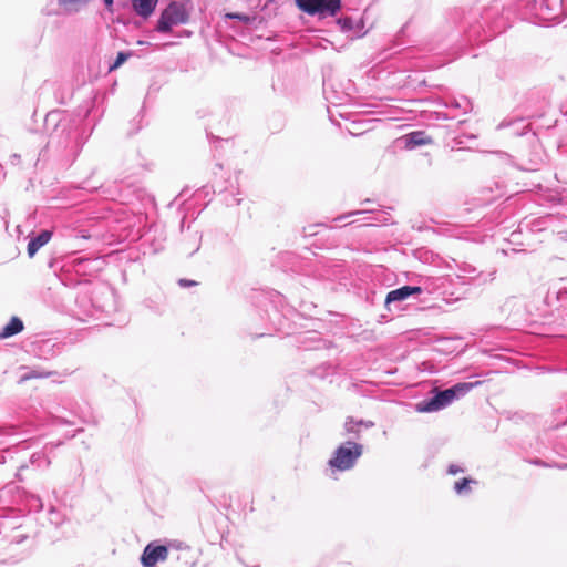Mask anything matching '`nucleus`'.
<instances>
[{"label": "nucleus", "mask_w": 567, "mask_h": 567, "mask_svg": "<svg viewBox=\"0 0 567 567\" xmlns=\"http://www.w3.org/2000/svg\"><path fill=\"white\" fill-rule=\"evenodd\" d=\"M96 96H90L81 104L74 117L55 110L44 117V128L49 133V145L59 151L60 161L71 165L80 155L84 144L91 136L95 123H91V114L95 107Z\"/></svg>", "instance_id": "obj_1"}, {"label": "nucleus", "mask_w": 567, "mask_h": 567, "mask_svg": "<svg viewBox=\"0 0 567 567\" xmlns=\"http://www.w3.org/2000/svg\"><path fill=\"white\" fill-rule=\"evenodd\" d=\"M480 383V381L458 382L444 390L433 388L429 392L427 398L415 403L414 410L419 413L439 412L451 405L454 401L465 396L471 390H473Z\"/></svg>", "instance_id": "obj_2"}, {"label": "nucleus", "mask_w": 567, "mask_h": 567, "mask_svg": "<svg viewBox=\"0 0 567 567\" xmlns=\"http://www.w3.org/2000/svg\"><path fill=\"white\" fill-rule=\"evenodd\" d=\"M363 450L362 444L353 440H348L333 451L328 461V465L333 472L350 471L357 465L358 460L363 454Z\"/></svg>", "instance_id": "obj_3"}, {"label": "nucleus", "mask_w": 567, "mask_h": 567, "mask_svg": "<svg viewBox=\"0 0 567 567\" xmlns=\"http://www.w3.org/2000/svg\"><path fill=\"white\" fill-rule=\"evenodd\" d=\"M189 20V13L181 2L176 0L169 3L162 10L155 31L158 33H171L175 25L185 24Z\"/></svg>", "instance_id": "obj_4"}, {"label": "nucleus", "mask_w": 567, "mask_h": 567, "mask_svg": "<svg viewBox=\"0 0 567 567\" xmlns=\"http://www.w3.org/2000/svg\"><path fill=\"white\" fill-rule=\"evenodd\" d=\"M545 303L551 312H557L561 323H567V277L559 278L549 286Z\"/></svg>", "instance_id": "obj_5"}, {"label": "nucleus", "mask_w": 567, "mask_h": 567, "mask_svg": "<svg viewBox=\"0 0 567 567\" xmlns=\"http://www.w3.org/2000/svg\"><path fill=\"white\" fill-rule=\"evenodd\" d=\"M297 8L320 19L336 17L341 10L342 0H295Z\"/></svg>", "instance_id": "obj_6"}, {"label": "nucleus", "mask_w": 567, "mask_h": 567, "mask_svg": "<svg viewBox=\"0 0 567 567\" xmlns=\"http://www.w3.org/2000/svg\"><path fill=\"white\" fill-rule=\"evenodd\" d=\"M502 6L494 4L488 8H484L481 12L480 27L485 33V38H492L498 33H502L506 29L505 21L501 17Z\"/></svg>", "instance_id": "obj_7"}, {"label": "nucleus", "mask_w": 567, "mask_h": 567, "mask_svg": "<svg viewBox=\"0 0 567 567\" xmlns=\"http://www.w3.org/2000/svg\"><path fill=\"white\" fill-rule=\"evenodd\" d=\"M424 291H429L427 287L422 285H404L396 289L389 291L384 299V308L392 311L393 307L399 308V305L410 298H417Z\"/></svg>", "instance_id": "obj_8"}, {"label": "nucleus", "mask_w": 567, "mask_h": 567, "mask_svg": "<svg viewBox=\"0 0 567 567\" xmlns=\"http://www.w3.org/2000/svg\"><path fill=\"white\" fill-rule=\"evenodd\" d=\"M101 265L100 258L80 256L66 259L68 269L73 270L82 279H89L96 275L102 268Z\"/></svg>", "instance_id": "obj_9"}, {"label": "nucleus", "mask_w": 567, "mask_h": 567, "mask_svg": "<svg viewBox=\"0 0 567 567\" xmlns=\"http://www.w3.org/2000/svg\"><path fill=\"white\" fill-rule=\"evenodd\" d=\"M168 556V547L158 542L148 543L143 549L140 561L143 567H154L157 563L164 561Z\"/></svg>", "instance_id": "obj_10"}, {"label": "nucleus", "mask_w": 567, "mask_h": 567, "mask_svg": "<svg viewBox=\"0 0 567 567\" xmlns=\"http://www.w3.org/2000/svg\"><path fill=\"white\" fill-rule=\"evenodd\" d=\"M540 8L545 18L556 23L567 16L566 0H542Z\"/></svg>", "instance_id": "obj_11"}, {"label": "nucleus", "mask_w": 567, "mask_h": 567, "mask_svg": "<svg viewBox=\"0 0 567 567\" xmlns=\"http://www.w3.org/2000/svg\"><path fill=\"white\" fill-rule=\"evenodd\" d=\"M361 214H371V215H373L372 217L365 218L368 220V223H367L368 225H373V224L386 225L391 220V215L386 210H353V212H350V213L342 214V215L338 216L334 220L336 221H342V220L347 219L350 216H355V215H361Z\"/></svg>", "instance_id": "obj_12"}, {"label": "nucleus", "mask_w": 567, "mask_h": 567, "mask_svg": "<svg viewBox=\"0 0 567 567\" xmlns=\"http://www.w3.org/2000/svg\"><path fill=\"white\" fill-rule=\"evenodd\" d=\"M52 230L49 229H42L39 233H32L29 236V243L27 246V252L30 258L34 257L35 254L42 248L44 245H47L50 239L52 238Z\"/></svg>", "instance_id": "obj_13"}, {"label": "nucleus", "mask_w": 567, "mask_h": 567, "mask_svg": "<svg viewBox=\"0 0 567 567\" xmlns=\"http://www.w3.org/2000/svg\"><path fill=\"white\" fill-rule=\"evenodd\" d=\"M202 236L198 231L187 234L179 244V251L187 257H192L200 248Z\"/></svg>", "instance_id": "obj_14"}, {"label": "nucleus", "mask_w": 567, "mask_h": 567, "mask_svg": "<svg viewBox=\"0 0 567 567\" xmlns=\"http://www.w3.org/2000/svg\"><path fill=\"white\" fill-rule=\"evenodd\" d=\"M60 270L61 272L59 274V279L65 287L73 288L79 285H87L90 282V279H82L81 277L75 275L73 270L68 269L66 260L63 261Z\"/></svg>", "instance_id": "obj_15"}, {"label": "nucleus", "mask_w": 567, "mask_h": 567, "mask_svg": "<svg viewBox=\"0 0 567 567\" xmlns=\"http://www.w3.org/2000/svg\"><path fill=\"white\" fill-rule=\"evenodd\" d=\"M24 330V322L18 316H12L0 330V341L12 338Z\"/></svg>", "instance_id": "obj_16"}, {"label": "nucleus", "mask_w": 567, "mask_h": 567, "mask_svg": "<svg viewBox=\"0 0 567 567\" xmlns=\"http://www.w3.org/2000/svg\"><path fill=\"white\" fill-rule=\"evenodd\" d=\"M158 0H131L134 12L143 19L150 18L157 6Z\"/></svg>", "instance_id": "obj_17"}, {"label": "nucleus", "mask_w": 567, "mask_h": 567, "mask_svg": "<svg viewBox=\"0 0 567 567\" xmlns=\"http://www.w3.org/2000/svg\"><path fill=\"white\" fill-rule=\"evenodd\" d=\"M403 140L405 147L410 150L430 144L432 142L431 137L424 131H413L409 134H405Z\"/></svg>", "instance_id": "obj_18"}, {"label": "nucleus", "mask_w": 567, "mask_h": 567, "mask_svg": "<svg viewBox=\"0 0 567 567\" xmlns=\"http://www.w3.org/2000/svg\"><path fill=\"white\" fill-rule=\"evenodd\" d=\"M270 302H271V311L270 312L268 309L266 310L267 315H268V318L270 320V323L276 328V329H280L281 328V312L277 309V303H281L282 302V299L284 297L278 293V292H272L270 293Z\"/></svg>", "instance_id": "obj_19"}, {"label": "nucleus", "mask_w": 567, "mask_h": 567, "mask_svg": "<svg viewBox=\"0 0 567 567\" xmlns=\"http://www.w3.org/2000/svg\"><path fill=\"white\" fill-rule=\"evenodd\" d=\"M511 128L512 135L522 136L525 135L529 130V123H526L524 118L504 120L498 128Z\"/></svg>", "instance_id": "obj_20"}, {"label": "nucleus", "mask_w": 567, "mask_h": 567, "mask_svg": "<svg viewBox=\"0 0 567 567\" xmlns=\"http://www.w3.org/2000/svg\"><path fill=\"white\" fill-rule=\"evenodd\" d=\"M478 482L472 477H463L454 483L453 489L458 496H467L471 494V485H476Z\"/></svg>", "instance_id": "obj_21"}, {"label": "nucleus", "mask_w": 567, "mask_h": 567, "mask_svg": "<svg viewBox=\"0 0 567 567\" xmlns=\"http://www.w3.org/2000/svg\"><path fill=\"white\" fill-rule=\"evenodd\" d=\"M343 434L351 436L350 440L361 439V429L353 416H347L343 423Z\"/></svg>", "instance_id": "obj_22"}, {"label": "nucleus", "mask_w": 567, "mask_h": 567, "mask_svg": "<svg viewBox=\"0 0 567 567\" xmlns=\"http://www.w3.org/2000/svg\"><path fill=\"white\" fill-rule=\"evenodd\" d=\"M337 24L339 25L342 32H350L355 29L363 28V23L361 21H355L352 17L342 16L337 19Z\"/></svg>", "instance_id": "obj_23"}, {"label": "nucleus", "mask_w": 567, "mask_h": 567, "mask_svg": "<svg viewBox=\"0 0 567 567\" xmlns=\"http://www.w3.org/2000/svg\"><path fill=\"white\" fill-rule=\"evenodd\" d=\"M444 106L460 109L464 112H467V110L471 107V102L466 96H461L460 99L452 96L445 100Z\"/></svg>", "instance_id": "obj_24"}, {"label": "nucleus", "mask_w": 567, "mask_h": 567, "mask_svg": "<svg viewBox=\"0 0 567 567\" xmlns=\"http://www.w3.org/2000/svg\"><path fill=\"white\" fill-rule=\"evenodd\" d=\"M64 518H65V516L62 513V511H60L55 506H50L49 507V509H48V519H49L50 524H52L55 527H59V526H61L63 524Z\"/></svg>", "instance_id": "obj_25"}, {"label": "nucleus", "mask_w": 567, "mask_h": 567, "mask_svg": "<svg viewBox=\"0 0 567 567\" xmlns=\"http://www.w3.org/2000/svg\"><path fill=\"white\" fill-rule=\"evenodd\" d=\"M133 53L131 51H120L116 54V58L114 61L109 65V72H113L121 68L131 56Z\"/></svg>", "instance_id": "obj_26"}, {"label": "nucleus", "mask_w": 567, "mask_h": 567, "mask_svg": "<svg viewBox=\"0 0 567 567\" xmlns=\"http://www.w3.org/2000/svg\"><path fill=\"white\" fill-rule=\"evenodd\" d=\"M228 19H235V20H238L245 24H250L254 20V18L249 14H246V13H241V12H231V13H227L226 16Z\"/></svg>", "instance_id": "obj_27"}, {"label": "nucleus", "mask_w": 567, "mask_h": 567, "mask_svg": "<svg viewBox=\"0 0 567 567\" xmlns=\"http://www.w3.org/2000/svg\"><path fill=\"white\" fill-rule=\"evenodd\" d=\"M461 271L462 275H458L460 278L473 279L478 275L476 268L471 265H466L464 268L461 269Z\"/></svg>", "instance_id": "obj_28"}, {"label": "nucleus", "mask_w": 567, "mask_h": 567, "mask_svg": "<svg viewBox=\"0 0 567 567\" xmlns=\"http://www.w3.org/2000/svg\"><path fill=\"white\" fill-rule=\"evenodd\" d=\"M177 285L181 287V288H190V287H196L198 286V281L196 280H193V279H187V278H181L177 280Z\"/></svg>", "instance_id": "obj_29"}, {"label": "nucleus", "mask_w": 567, "mask_h": 567, "mask_svg": "<svg viewBox=\"0 0 567 567\" xmlns=\"http://www.w3.org/2000/svg\"><path fill=\"white\" fill-rule=\"evenodd\" d=\"M516 305H517V299L515 297H511L502 306V311L506 312L507 310H512V308H514Z\"/></svg>", "instance_id": "obj_30"}, {"label": "nucleus", "mask_w": 567, "mask_h": 567, "mask_svg": "<svg viewBox=\"0 0 567 567\" xmlns=\"http://www.w3.org/2000/svg\"><path fill=\"white\" fill-rule=\"evenodd\" d=\"M527 462L529 464H533L535 466H540V467H550L551 466V464H549V463H547L544 460L538 458V457L529 458Z\"/></svg>", "instance_id": "obj_31"}, {"label": "nucleus", "mask_w": 567, "mask_h": 567, "mask_svg": "<svg viewBox=\"0 0 567 567\" xmlns=\"http://www.w3.org/2000/svg\"><path fill=\"white\" fill-rule=\"evenodd\" d=\"M465 470L461 465L457 464H450L447 466V473L451 475H456L458 473H463Z\"/></svg>", "instance_id": "obj_32"}, {"label": "nucleus", "mask_w": 567, "mask_h": 567, "mask_svg": "<svg viewBox=\"0 0 567 567\" xmlns=\"http://www.w3.org/2000/svg\"><path fill=\"white\" fill-rule=\"evenodd\" d=\"M90 0H58V3L62 7H68L71 4H80V3H87Z\"/></svg>", "instance_id": "obj_33"}, {"label": "nucleus", "mask_w": 567, "mask_h": 567, "mask_svg": "<svg viewBox=\"0 0 567 567\" xmlns=\"http://www.w3.org/2000/svg\"><path fill=\"white\" fill-rule=\"evenodd\" d=\"M357 423L358 425L360 426V429H372L375 424L373 421H370V420H363V419H357Z\"/></svg>", "instance_id": "obj_34"}, {"label": "nucleus", "mask_w": 567, "mask_h": 567, "mask_svg": "<svg viewBox=\"0 0 567 567\" xmlns=\"http://www.w3.org/2000/svg\"><path fill=\"white\" fill-rule=\"evenodd\" d=\"M55 347L50 340H44L39 344V349L52 350Z\"/></svg>", "instance_id": "obj_35"}, {"label": "nucleus", "mask_w": 567, "mask_h": 567, "mask_svg": "<svg viewBox=\"0 0 567 567\" xmlns=\"http://www.w3.org/2000/svg\"><path fill=\"white\" fill-rule=\"evenodd\" d=\"M405 25H403L395 37V45H401L400 38L404 34Z\"/></svg>", "instance_id": "obj_36"}, {"label": "nucleus", "mask_w": 567, "mask_h": 567, "mask_svg": "<svg viewBox=\"0 0 567 567\" xmlns=\"http://www.w3.org/2000/svg\"><path fill=\"white\" fill-rule=\"evenodd\" d=\"M207 137L209 138L210 143H221L223 142V140H220L219 137L214 136L213 134H209V133L207 134Z\"/></svg>", "instance_id": "obj_37"}, {"label": "nucleus", "mask_w": 567, "mask_h": 567, "mask_svg": "<svg viewBox=\"0 0 567 567\" xmlns=\"http://www.w3.org/2000/svg\"><path fill=\"white\" fill-rule=\"evenodd\" d=\"M47 152H48V147H44V148H42V150L40 151V153H39V157H38V159H37L35 165H38V163L41 161V158H44V157H45Z\"/></svg>", "instance_id": "obj_38"}, {"label": "nucleus", "mask_w": 567, "mask_h": 567, "mask_svg": "<svg viewBox=\"0 0 567 567\" xmlns=\"http://www.w3.org/2000/svg\"><path fill=\"white\" fill-rule=\"evenodd\" d=\"M25 538H27V536H25V535H17V536H14V538H13V540H12V542H13V543H16V544H20V543H22Z\"/></svg>", "instance_id": "obj_39"}, {"label": "nucleus", "mask_w": 567, "mask_h": 567, "mask_svg": "<svg viewBox=\"0 0 567 567\" xmlns=\"http://www.w3.org/2000/svg\"><path fill=\"white\" fill-rule=\"evenodd\" d=\"M19 161H20V155H19V154H13V155H11V157H10V162H11V164H13V165H14V164H18V163H19Z\"/></svg>", "instance_id": "obj_40"}, {"label": "nucleus", "mask_w": 567, "mask_h": 567, "mask_svg": "<svg viewBox=\"0 0 567 567\" xmlns=\"http://www.w3.org/2000/svg\"><path fill=\"white\" fill-rule=\"evenodd\" d=\"M106 9H111L114 4V0H102Z\"/></svg>", "instance_id": "obj_41"}, {"label": "nucleus", "mask_w": 567, "mask_h": 567, "mask_svg": "<svg viewBox=\"0 0 567 567\" xmlns=\"http://www.w3.org/2000/svg\"><path fill=\"white\" fill-rule=\"evenodd\" d=\"M559 470H567V463H559L555 465Z\"/></svg>", "instance_id": "obj_42"}, {"label": "nucleus", "mask_w": 567, "mask_h": 567, "mask_svg": "<svg viewBox=\"0 0 567 567\" xmlns=\"http://www.w3.org/2000/svg\"><path fill=\"white\" fill-rule=\"evenodd\" d=\"M56 266H58V261H56V260H51V261L49 262V267H50V268H52V269H54V270H55V267H56Z\"/></svg>", "instance_id": "obj_43"}, {"label": "nucleus", "mask_w": 567, "mask_h": 567, "mask_svg": "<svg viewBox=\"0 0 567 567\" xmlns=\"http://www.w3.org/2000/svg\"><path fill=\"white\" fill-rule=\"evenodd\" d=\"M59 422L62 423V424H72V422L65 420V419H62V417H58Z\"/></svg>", "instance_id": "obj_44"}, {"label": "nucleus", "mask_w": 567, "mask_h": 567, "mask_svg": "<svg viewBox=\"0 0 567 567\" xmlns=\"http://www.w3.org/2000/svg\"><path fill=\"white\" fill-rule=\"evenodd\" d=\"M213 188H214V189H213V190H214V193H216V192H223V189H224L223 187L216 188L215 186H213Z\"/></svg>", "instance_id": "obj_45"}, {"label": "nucleus", "mask_w": 567, "mask_h": 567, "mask_svg": "<svg viewBox=\"0 0 567 567\" xmlns=\"http://www.w3.org/2000/svg\"><path fill=\"white\" fill-rule=\"evenodd\" d=\"M82 431H83L82 429L76 430V431L71 435V437H75V435H76L79 432H82Z\"/></svg>", "instance_id": "obj_46"}, {"label": "nucleus", "mask_w": 567, "mask_h": 567, "mask_svg": "<svg viewBox=\"0 0 567 567\" xmlns=\"http://www.w3.org/2000/svg\"><path fill=\"white\" fill-rule=\"evenodd\" d=\"M37 502L39 503V507H40V508H42V507H43V504H42L41 499H40V498H38V499H37Z\"/></svg>", "instance_id": "obj_47"}, {"label": "nucleus", "mask_w": 567, "mask_h": 567, "mask_svg": "<svg viewBox=\"0 0 567 567\" xmlns=\"http://www.w3.org/2000/svg\"><path fill=\"white\" fill-rule=\"evenodd\" d=\"M218 169H221L223 168V165L220 163H216L215 165Z\"/></svg>", "instance_id": "obj_48"}, {"label": "nucleus", "mask_w": 567, "mask_h": 567, "mask_svg": "<svg viewBox=\"0 0 567 567\" xmlns=\"http://www.w3.org/2000/svg\"><path fill=\"white\" fill-rule=\"evenodd\" d=\"M184 223H185V218H183V219L181 220V228H182V229H183V227H184Z\"/></svg>", "instance_id": "obj_49"}, {"label": "nucleus", "mask_w": 567, "mask_h": 567, "mask_svg": "<svg viewBox=\"0 0 567 567\" xmlns=\"http://www.w3.org/2000/svg\"><path fill=\"white\" fill-rule=\"evenodd\" d=\"M35 457H37V454H32L31 462H34Z\"/></svg>", "instance_id": "obj_50"}, {"label": "nucleus", "mask_w": 567, "mask_h": 567, "mask_svg": "<svg viewBox=\"0 0 567 567\" xmlns=\"http://www.w3.org/2000/svg\"><path fill=\"white\" fill-rule=\"evenodd\" d=\"M137 43H138V44H145L146 42H145V41H142V40H140Z\"/></svg>", "instance_id": "obj_51"}]
</instances>
